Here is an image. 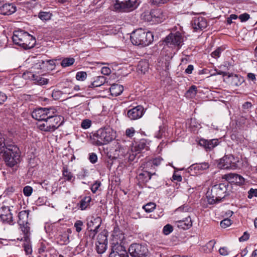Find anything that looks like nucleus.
Returning a JSON list of instances; mask_svg holds the SVG:
<instances>
[{
    "label": "nucleus",
    "instance_id": "1",
    "mask_svg": "<svg viewBox=\"0 0 257 257\" xmlns=\"http://www.w3.org/2000/svg\"><path fill=\"white\" fill-rule=\"evenodd\" d=\"M0 155L4 160L6 165L13 167L20 162L19 149L16 145L6 144L3 146V140H0Z\"/></svg>",
    "mask_w": 257,
    "mask_h": 257
},
{
    "label": "nucleus",
    "instance_id": "2",
    "mask_svg": "<svg viewBox=\"0 0 257 257\" xmlns=\"http://www.w3.org/2000/svg\"><path fill=\"white\" fill-rule=\"evenodd\" d=\"M115 138V132L109 126L99 129L92 137L93 144L98 146L106 145Z\"/></svg>",
    "mask_w": 257,
    "mask_h": 257
},
{
    "label": "nucleus",
    "instance_id": "3",
    "mask_svg": "<svg viewBox=\"0 0 257 257\" xmlns=\"http://www.w3.org/2000/svg\"><path fill=\"white\" fill-rule=\"evenodd\" d=\"M12 39L14 44L24 49L34 47L36 43V39L33 36L22 30L14 31Z\"/></svg>",
    "mask_w": 257,
    "mask_h": 257
},
{
    "label": "nucleus",
    "instance_id": "4",
    "mask_svg": "<svg viewBox=\"0 0 257 257\" xmlns=\"http://www.w3.org/2000/svg\"><path fill=\"white\" fill-rule=\"evenodd\" d=\"M131 40L134 45L145 47L153 41L154 36L150 32H146L144 30L140 29L132 33Z\"/></svg>",
    "mask_w": 257,
    "mask_h": 257
},
{
    "label": "nucleus",
    "instance_id": "5",
    "mask_svg": "<svg viewBox=\"0 0 257 257\" xmlns=\"http://www.w3.org/2000/svg\"><path fill=\"white\" fill-rule=\"evenodd\" d=\"M63 122V118L57 115H49L42 122L38 124V128L44 132H53L61 126Z\"/></svg>",
    "mask_w": 257,
    "mask_h": 257
},
{
    "label": "nucleus",
    "instance_id": "6",
    "mask_svg": "<svg viewBox=\"0 0 257 257\" xmlns=\"http://www.w3.org/2000/svg\"><path fill=\"white\" fill-rule=\"evenodd\" d=\"M139 5L138 0H116L114 9L118 12H130L136 9Z\"/></svg>",
    "mask_w": 257,
    "mask_h": 257
},
{
    "label": "nucleus",
    "instance_id": "7",
    "mask_svg": "<svg viewBox=\"0 0 257 257\" xmlns=\"http://www.w3.org/2000/svg\"><path fill=\"white\" fill-rule=\"evenodd\" d=\"M128 251L132 257H147L149 254L147 245L143 243L131 244Z\"/></svg>",
    "mask_w": 257,
    "mask_h": 257
},
{
    "label": "nucleus",
    "instance_id": "8",
    "mask_svg": "<svg viewBox=\"0 0 257 257\" xmlns=\"http://www.w3.org/2000/svg\"><path fill=\"white\" fill-rule=\"evenodd\" d=\"M237 162V159L233 156L225 155L219 160L218 167L221 169L235 170L238 167Z\"/></svg>",
    "mask_w": 257,
    "mask_h": 257
},
{
    "label": "nucleus",
    "instance_id": "9",
    "mask_svg": "<svg viewBox=\"0 0 257 257\" xmlns=\"http://www.w3.org/2000/svg\"><path fill=\"white\" fill-rule=\"evenodd\" d=\"M55 109L52 107H39L34 110L32 113V116L35 119L43 122L49 115L54 113Z\"/></svg>",
    "mask_w": 257,
    "mask_h": 257
},
{
    "label": "nucleus",
    "instance_id": "10",
    "mask_svg": "<svg viewBox=\"0 0 257 257\" xmlns=\"http://www.w3.org/2000/svg\"><path fill=\"white\" fill-rule=\"evenodd\" d=\"M165 42L170 47H176L179 49L183 42V38L180 33L177 32L170 33L165 38Z\"/></svg>",
    "mask_w": 257,
    "mask_h": 257
},
{
    "label": "nucleus",
    "instance_id": "11",
    "mask_svg": "<svg viewBox=\"0 0 257 257\" xmlns=\"http://www.w3.org/2000/svg\"><path fill=\"white\" fill-rule=\"evenodd\" d=\"M111 239V248L115 247H121L122 248H125L124 246L125 236L124 234L119 230L118 228H114L112 234Z\"/></svg>",
    "mask_w": 257,
    "mask_h": 257
},
{
    "label": "nucleus",
    "instance_id": "12",
    "mask_svg": "<svg viewBox=\"0 0 257 257\" xmlns=\"http://www.w3.org/2000/svg\"><path fill=\"white\" fill-rule=\"evenodd\" d=\"M144 113V108L141 105H138L129 109L127 116L131 120H136L142 117Z\"/></svg>",
    "mask_w": 257,
    "mask_h": 257
},
{
    "label": "nucleus",
    "instance_id": "13",
    "mask_svg": "<svg viewBox=\"0 0 257 257\" xmlns=\"http://www.w3.org/2000/svg\"><path fill=\"white\" fill-rule=\"evenodd\" d=\"M222 179H225L228 183L238 185L243 184L244 182V179L241 176L235 173L225 174L222 176Z\"/></svg>",
    "mask_w": 257,
    "mask_h": 257
},
{
    "label": "nucleus",
    "instance_id": "14",
    "mask_svg": "<svg viewBox=\"0 0 257 257\" xmlns=\"http://www.w3.org/2000/svg\"><path fill=\"white\" fill-rule=\"evenodd\" d=\"M192 28L195 31H201L207 26V21L202 17H195L192 22Z\"/></svg>",
    "mask_w": 257,
    "mask_h": 257
},
{
    "label": "nucleus",
    "instance_id": "15",
    "mask_svg": "<svg viewBox=\"0 0 257 257\" xmlns=\"http://www.w3.org/2000/svg\"><path fill=\"white\" fill-rule=\"evenodd\" d=\"M229 186L228 183H220L213 186L214 188V192H217L218 196H220V199L222 201L225 197L229 194L227 192V188Z\"/></svg>",
    "mask_w": 257,
    "mask_h": 257
},
{
    "label": "nucleus",
    "instance_id": "16",
    "mask_svg": "<svg viewBox=\"0 0 257 257\" xmlns=\"http://www.w3.org/2000/svg\"><path fill=\"white\" fill-rule=\"evenodd\" d=\"M115 152H116L115 155L117 154L118 157L121 158L123 157L124 160H127L128 162L133 161L137 154V153L135 154L131 153H128L127 151H125L123 148L119 147V146L115 149Z\"/></svg>",
    "mask_w": 257,
    "mask_h": 257
},
{
    "label": "nucleus",
    "instance_id": "17",
    "mask_svg": "<svg viewBox=\"0 0 257 257\" xmlns=\"http://www.w3.org/2000/svg\"><path fill=\"white\" fill-rule=\"evenodd\" d=\"M0 218L4 222L10 223L12 222V214L9 207L5 206L0 208Z\"/></svg>",
    "mask_w": 257,
    "mask_h": 257
},
{
    "label": "nucleus",
    "instance_id": "18",
    "mask_svg": "<svg viewBox=\"0 0 257 257\" xmlns=\"http://www.w3.org/2000/svg\"><path fill=\"white\" fill-rule=\"evenodd\" d=\"M214 188L213 186L210 190H208L206 194V198L208 204L212 205L221 201L220 196H218L217 192H214Z\"/></svg>",
    "mask_w": 257,
    "mask_h": 257
},
{
    "label": "nucleus",
    "instance_id": "19",
    "mask_svg": "<svg viewBox=\"0 0 257 257\" xmlns=\"http://www.w3.org/2000/svg\"><path fill=\"white\" fill-rule=\"evenodd\" d=\"M109 257H129L125 248L115 247L111 248Z\"/></svg>",
    "mask_w": 257,
    "mask_h": 257
},
{
    "label": "nucleus",
    "instance_id": "20",
    "mask_svg": "<svg viewBox=\"0 0 257 257\" xmlns=\"http://www.w3.org/2000/svg\"><path fill=\"white\" fill-rule=\"evenodd\" d=\"M16 11V7L13 4L6 3L0 7V14L3 15H10Z\"/></svg>",
    "mask_w": 257,
    "mask_h": 257
},
{
    "label": "nucleus",
    "instance_id": "21",
    "mask_svg": "<svg viewBox=\"0 0 257 257\" xmlns=\"http://www.w3.org/2000/svg\"><path fill=\"white\" fill-rule=\"evenodd\" d=\"M151 14L155 23H161L165 19L166 15L161 9L152 10Z\"/></svg>",
    "mask_w": 257,
    "mask_h": 257
},
{
    "label": "nucleus",
    "instance_id": "22",
    "mask_svg": "<svg viewBox=\"0 0 257 257\" xmlns=\"http://www.w3.org/2000/svg\"><path fill=\"white\" fill-rule=\"evenodd\" d=\"M218 140L213 139L211 140H206L202 139L199 142V144L203 146L206 151H210L218 145Z\"/></svg>",
    "mask_w": 257,
    "mask_h": 257
},
{
    "label": "nucleus",
    "instance_id": "23",
    "mask_svg": "<svg viewBox=\"0 0 257 257\" xmlns=\"http://www.w3.org/2000/svg\"><path fill=\"white\" fill-rule=\"evenodd\" d=\"M29 210H23L19 212L18 215L19 219L18 220V224L22 226H25L28 223V216Z\"/></svg>",
    "mask_w": 257,
    "mask_h": 257
},
{
    "label": "nucleus",
    "instance_id": "24",
    "mask_svg": "<svg viewBox=\"0 0 257 257\" xmlns=\"http://www.w3.org/2000/svg\"><path fill=\"white\" fill-rule=\"evenodd\" d=\"M146 169V170L140 173L138 176V179L139 181L143 183L148 182L151 179L152 175L156 174L155 172H151L149 168Z\"/></svg>",
    "mask_w": 257,
    "mask_h": 257
},
{
    "label": "nucleus",
    "instance_id": "25",
    "mask_svg": "<svg viewBox=\"0 0 257 257\" xmlns=\"http://www.w3.org/2000/svg\"><path fill=\"white\" fill-rule=\"evenodd\" d=\"M31 75L30 77L31 79L34 81V83L36 84L43 85L47 84L48 82V79L43 77L41 76L37 75L33 73H31Z\"/></svg>",
    "mask_w": 257,
    "mask_h": 257
},
{
    "label": "nucleus",
    "instance_id": "26",
    "mask_svg": "<svg viewBox=\"0 0 257 257\" xmlns=\"http://www.w3.org/2000/svg\"><path fill=\"white\" fill-rule=\"evenodd\" d=\"M123 90V86L118 84H113L109 88L111 95L115 96L119 95L122 92Z\"/></svg>",
    "mask_w": 257,
    "mask_h": 257
},
{
    "label": "nucleus",
    "instance_id": "27",
    "mask_svg": "<svg viewBox=\"0 0 257 257\" xmlns=\"http://www.w3.org/2000/svg\"><path fill=\"white\" fill-rule=\"evenodd\" d=\"M106 80V78L103 76H99L94 78V81L89 85L90 88L99 87L103 85Z\"/></svg>",
    "mask_w": 257,
    "mask_h": 257
},
{
    "label": "nucleus",
    "instance_id": "28",
    "mask_svg": "<svg viewBox=\"0 0 257 257\" xmlns=\"http://www.w3.org/2000/svg\"><path fill=\"white\" fill-rule=\"evenodd\" d=\"M178 227L183 229H187L192 225V220L190 216H188L184 220H181L177 221Z\"/></svg>",
    "mask_w": 257,
    "mask_h": 257
},
{
    "label": "nucleus",
    "instance_id": "29",
    "mask_svg": "<svg viewBox=\"0 0 257 257\" xmlns=\"http://www.w3.org/2000/svg\"><path fill=\"white\" fill-rule=\"evenodd\" d=\"M146 147V140L144 139L141 140L139 142L135 143L132 149V152L139 153L142 150L145 149Z\"/></svg>",
    "mask_w": 257,
    "mask_h": 257
},
{
    "label": "nucleus",
    "instance_id": "30",
    "mask_svg": "<svg viewBox=\"0 0 257 257\" xmlns=\"http://www.w3.org/2000/svg\"><path fill=\"white\" fill-rule=\"evenodd\" d=\"M101 219L100 217H97L93 218L90 221L87 223V229H98L101 224Z\"/></svg>",
    "mask_w": 257,
    "mask_h": 257
},
{
    "label": "nucleus",
    "instance_id": "31",
    "mask_svg": "<svg viewBox=\"0 0 257 257\" xmlns=\"http://www.w3.org/2000/svg\"><path fill=\"white\" fill-rule=\"evenodd\" d=\"M72 93V91H70L67 90V88H64L63 89V91L61 90H54L52 93V96L55 100H58L62 98V95L64 93L70 94Z\"/></svg>",
    "mask_w": 257,
    "mask_h": 257
},
{
    "label": "nucleus",
    "instance_id": "32",
    "mask_svg": "<svg viewBox=\"0 0 257 257\" xmlns=\"http://www.w3.org/2000/svg\"><path fill=\"white\" fill-rule=\"evenodd\" d=\"M149 67V64L146 60L141 61L138 65L137 70L139 73L145 74L148 71Z\"/></svg>",
    "mask_w": 257,
    "mask_h": 257
},
{
    "label": "nucleus",
    "instance_id": "33",
    "mask_svg": "<svg viewBox=\"0 0 257 257\" xmlns=\"http://www.w3.org/2000/svg\"><path fill=\"white\" fill-rule=\"evenodd\" d=\"M228 77L231 78V84L234 86H239L243 82L242 78L236 74H229Z\"/></svg>",
    "mask_w": 257,
    "mask_h": 257
},
{
    "label": "nucleus",
    "instance_id": "34",
    "mask_svg": "<svg viewBox=\"0 0 257 257\" xmlns=\"http://www.w3.org/2000/svg\"><path fill=\"white\" fill-rule=\"evenodd\" d=\"M91 200L90 196H86L84 197L78 204L79 208L82 210H85L89 205Z\"/></svg>",
    "mask_w": 257,
    "mask_h": 257
},
{
    "label": "nucleus",
    "instance_id": "35",
    "mask_svg": "<svg viewBox=\"0 0 257 257\" xmlns=\"http://www.w3.org/2000/svg\"><path fill=\"white\" fill-rule=\"evenodd\" d=\"M162 160V159L159 157L156 158L153 160H151L150 161H148L146 163V164L145 165L146 166L144 167V168L148 169L150 167H152L153 165H154L155 166H159Z\"/></svg>",
    "mask_w": 257,
    "mask_h": 257
},
{
    "label": "nucleus",
    "instance_id": "36",
    "mask_svg": "<svg viewBox=\"0 0 257 257\" xmlns=\"http://www.w3.org/2000/svg\"><path fill=\"white\" fill-rule=\"evenodd\" d=\"M62 174L63 177L68 181H74L75 180V177L71 172L68 171L67 167H63Z\"/></svg>",
    "mask_w": 257,
    "mask_h": 257
},
{
    "label": "nucleus",
    "instance_id": "37",
    "mask_svg": "<svg viewBox=\"0 0 257 257\" xmlns=\"http://www.w3.org/2000/svg\"><path fill=\"white\" fill-rule=\"evenodd\" d=\"M197 93V88L195 85H192L187 91L185 95L187 97L193 98Z\"/></svg>",
    "mask_w": 257,
    "mask_h": 257
},
{
    "label": "nucleus",
    "instance_id": "38",
    "mask_svg": "<svg viewBox=\"0 0 257 257\" xmlns=\"http://www.w3.org/2000/svg\"><path fill=\"white\" fill-rule=\"evenodd\" d=\"M209 165L208 163H204L202 164L192 165L189 167V169H190L191 170H192L193 169L204 170L207 169Z\"/></svg>",
    "mask_w": 257,
    "mask_h": 257
},
{
    "label": "nucleus",
    "instance_id": "39",
    "mask_svg": "<svg viewBox=\"0 0 257 257\" xmlns=\"http://www.w3.org/2000/svg\"><path fill=\"white\" fill-rule=\"evenodd\" d=\"M75 59L73 58H66L62 60L61 65L63 67L71 66L74 64Z\"/></svg>",
    "mask_w": 257,
    "mask_h": 257
},
{
    "label": "nucleus",
    "instance_id": "40",
    "mask_svg": "<svg viewBox=\"0 0 257 257\" xmlns=\"http://www.w3.org/2000/svg\"><path fill=\"white\" fill-rule=\"evenodd\" d=\"M107 243H96V249L97 252L101 254L105 252L106 249Z\"/></svg>",
    "mask_w": 257,
    "mask_h": 257
},
{
    "label": "nucleus",
    "instance_id": "41",
    "mask_svg": "<svg viewBox=\"0 0 257 257\" xmlns=\"http://www.w3.org/2000/svg\"><path fill=\"white\" fill-rule=\"evenodd\" d=\"M52 14L49 12H40L39 14V18L43 21H47L50 19Z\"/></svg>",
    "mask_w": 257,
    "mask_h": 257
},
{
    "label": "nucleus",
    "instance_id": "42",
    "mask_svg": "<svg viewBox=\"0 0 257 257\" xmlns=\"http://www.w3.org/2000/svg\"><path fill=\"white\" fill-rule=\"evenodd\" d=\"M156 204L153 202H150L143 206V208L147 212H151L156 207Z\"/></svg>",
    "mask_w": 257,
    "mask_h": 257
},
{
    "label": "nucleus",
    "instance_id": "43",
    "mask_svg": "<svg viewBox=\"0 0 257 257\" xmlns=\"http://www.w3.org/2000/svg\"><path fill=\"white\" fill-rule=\"evenodd\" d=\"M224 50V48L222 47H219L216 49L215 51L212 52L211 55L212 57L217 58L220 57V54Z\"/></svg>",
    "mask_w": 257,
    "mask_h": 257
},
{
    "label": "nucleus",
    "instance_id": "44",
    "mask_svg": "<svg viewBox=\"0 0 257 257\" xmlns=\"http://www.w3.org/2000/svg\"><path fill=\"white\" fill-rule=\"evenodd\" d=\"M142 16L143 17L144 19L148 22H154V18H153V16L151 14V11L150 12H144Z\"/></svg>",
    "mask_w": 257,
    "mask_h": 257
},
{
    "label": "nucleus",
    "instance_id": "45",
    "mask_svg": "<svg viewBox=\"0 0 257 257\" xmlns=\"http://www.w3.org/2000/svg\"><path fill=\"white\" fill-rule=\"evenodd\" d=\"M33 191V188L28 185L24 187L23 192L25 196L29 197L31 195Z\"/></svg>",
    "mask_w": 257,
    "mask_h": 257
},
{
    "label": "nucleus",
    "instance_id": "46",
    "mask_svg": "<svg viewBox=\"0 0 257 257\" xmlns=\"http://www.w3.org/2000/svg\"><path fill=\"white\" fill-rule=\"evenodd\" d=\"M87 77V73L84 71L78 72L76 75V78L78 80L83 81Z\"/></svg>",
    "mask_w": 257,
    "mask_h": 257
},
{
    "label": "nucleus",
    "instance_id": "47",
    "mask_svg": "<svg viewBox=\"0 0 257 257\" xmlns=\"http://www.w3.org/2000/svg\"><path fill=\"white\" fill-rule=\"evenodd\" d=\"M96 243H107V236L102 233H100L97 236V241Z\"/></svg>",
    "mask_w": 257,
    "mask_h": 257
},
{
    "label": "nucleus",
    "instance_id": "48",
    "mask_svg": "<svg viewBox=\"0 0 257 257\" xmlns=\"http://www.w3.org/2000/svg\"><path fill=\"white\" fill-rule=\"evenodd\" d=\"M82 226H83V222L81 220H77L74 223V227L77 232H80L82 230Z\"/></svg>",
    "mask_w": 257,
    "mask_h": 257
},
{
    "label": "nucleus",
    "instance_id": "49",
    "mask_svg": "<svg viewBox=\"0 0 257 257\" xmlns=\"http://www.w3.org/2000/svg\"><path fill=\"white\" fill-rule=\"evenodd\" d=\"M101 186V182L99 181H96L93 183L91 187V191L93 193H95L98 189L99 187Z\"/></svg>",
    "mask_w": 257,
    "mask_h": 257
},
{
    "label": "nucleus",
    "instance_id": "50",
    "mask_svg": "<svg viewBox=\"0 0 257 257\" xmlns=\"http://www.w3.org/2000/svg\"><path fill=\"white\" fill-rule=\"evenodd\" d=\"M231 224V220L226 218L224 219L220 222V226L222 228H226Z\"/></svg>",
    "mask_w": 257,
    "mask_h": 257
},
{
    "label": "nucleus",
    "instance_id": "51",
    "mask_svg": "<svg viewBox=\"0 0 257 257\" xmlns=\"http://www.w3.org/2000/svg\"><path fill=\"white\" fill-rule=\"evenodd\" d=\"M173 229L172 225L170 224L166 225L163 228V233L165 235H168L172 232Z\"/></svg>",
    "mask_w": 257,
    "mask_h": 257
},
{
    "label": "nucleus",
    "instance_id": "52",
    "mask_svg": "<svg viewBox=\"0 0 257 257\" xmlns=\"http://www.w3.org/2000/svg\"><path fill=\"white\" fill-rule=\"evenodd\" d=\"M91 124V121L89 119H84L81 122V127L84 129L89 128Z\"/></svg>",
    "mask_w": 257,
    "mask_h": 257
},
{
    "label": "nucleus",
    "instance_id": "53",
    "mask_svg": "<svg viewBox=\"0 0 257 257\" xmlns=\"http://www.w3.org/2000/svg\"><path fill=\"white\" fill-rule=\"evenodd\" d=\"M88 235L89 237V238L92 239H93L96 234L98 232V229H93V228H91V229H88Z\"/></svg>",
    "mask_w": 257,
    "mask_h": 257
},
{
    "label": "nucleus",
    "instance_id": "54",
    "mask_svg": "<svg viewBox=\"0 0 257 257\" xmlns=\"http://www.w3.org/2000/svg\"><path fill=\"white\" fill-rule=\"evenodd\" d=\"M89 160L92 164L95 163L97 161V156L96 154L94 153H90L89 155Z\"/></svg>",
    "mask_w": 257,
    "mask_h": 257
},
{
    "label": "nucleus",
    "instance_id": "55",
    "mask_svg": "<svg viewBox=\"0 0 257 257\" xmlns=\"http://www.w3.org/2000/svg\"><path fill=\"white\" fill-rule=\"evenodd\" d=\"M231 64L227 61L224 62L222 64L220 65L219 67L220 69L222 70L226 71L229 69Z\"/></svg>",
    "mask_w": 257,
    "mask_h": 257
},
{
    "label": "nucleus",
    "instance_id": "56",
    "mask_svg": "<svg viewBox=\"0 0 257 257\" xmlns=\"http://www.w3.org/2000/svg\"><path fill=\"white\" fill-rule=\"evenodd\" d=\"M136 131L134 127L128 128L125 131V135L129 138L134 136Z\"/></svg>",
    "mask_w": 257,
    "mask_h": 257
},
{
    "label": "nucleus",
    "instance_id": "57",
    "mask_svg": "<svg viewBox=\"0 0 257 257\" xmlns=\"http://www.w3.org/2000/svg\"><path fill=\"white\" fill-rule=\"evenodd\" d=\"M191 209L190 207H189L187 205H183L179 208H178L176 211H184V212H188Z\"/></svg>",
    "mask_w": 257,
    "mask_h": 257
},
{
    "label": "nucleus",
    "instance_id": "58",
    "mask_svg": "<svg viewBox=\"0 0 257 257\" xmlns=\"http://www.w3.org/2000/svg\"><path fill=\"white\" fill-rule=\"evenodd\" d=\"M250 18L249 15L247 13L241 14L239 16V19L241 22H246Z\"/></svg>",
    "mask_w": 257,
    "mask_h": 257
},
{
    "label": "nucleus",
    "instance_id": "59",
    "mask_svg": "<svg viewBox=\"0 0 257 257\" xmlns=\"http://www.w3.org/2000/svg\"><path fill=\"white\" fill-rule=\"evenodd\" d=\"M252 106V104L250 102H245L243 105H242V108L244 111L245 112H247L249 110V109L251 108Z\"/></svg>",
    "mask_w": 257,
    "mask_h": 257
},
{
    "label": "nucleus",
    "instance_id": "60",
    "mask_svg": "<svg viewBox=\"0 0 257 257\" xmlns=\"http://www.w3.org/2000/svg\"><path fill=\"white\" fill-rule=\"evenodd\" d=\"M24 247L25 251H26L27 254H31L32 252V249L31 245L30 243H24Z\"/></svg>",
    "mask_w": 257,
    "mask_h": 257
},
{
    "label": "nucleus",
    "instance_id": "61",
    "mask_svg": "<svg viewBox=\"0 0 257 257\" xmlns=\"http://www.w3.org/2000/svg\"><path fill=\"white\" fill-rule=\"evenodd\" d=\"M248 197L249 198H251L253 196L256 197L257 196V189H250L248 192Z\"/></svg>",
    "mask_w": 257,
    "mask_h": 257
},
{
    "label": "nucleus",
    "instance_id": "62",
    "mask_svg": "<svg viewBox=\"0 0 257 257\" xmlns=\"http://www.w3.org/2000/svg\"><path fill=\"white\" fill-rule=\"evenodd\" d=\"M169 0H151L152 4L154 5H159L167 3Z\"/></svg>",
    "mask_w": 257,
    "mask_h": 257
},
{
    "label": "nucleus",
    "instance_id": "63",
    "mask_svg": "<svg viewBox=\"0 0 257 257\" xmlns=\"http://www.w3.org/2000/svg\"><path fill=\"white\" fill-rule=\"evenodd\" d=\"M101 72L102 74L105 75H108L110 73L111 70L110 68L107 67H103L101 68Z\"/></svg>",
    "mask_w": 257,
    "mask_h": 257
},
{
    "label": "nucleus",
    "instance_id": "64",
    "mask_svg": "<svg viewBox=\"0 0 257 257\" xmlns=\"http://www.w3.org/2000/svg\"><path fill=\"white\" fill-rule=\"evenodd\" d=\"M219 251V253L222 255H226L228 254V250L226 247H221Z\"/></svg>",
    "mask_w": 257,
    "mask_h": 257
}]
</instances>
